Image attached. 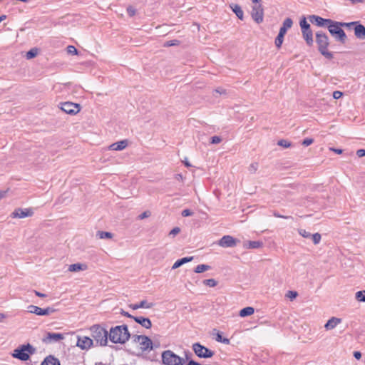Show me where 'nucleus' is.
<instances>
[{"mask_svg": "<svg viewBox=\"0 0 365 365\" xmlns=\"http://www.w3.org/2000/svg\"><path fill=\"white\" fill-rule=\"evenodd\" d=\"M299 234L304 238H309L311 237V233L306 231L305 230H300Z\"/></svg>", "mask_w": 365, "mask_h": 365, "instance_id": "obj_49", "label": "nucleus"}, {"mask_svg": "<svg viewBox=\"0 0 365 365\" xmlns=\"http://www.w3.org/2000/svg\"><path fill=\"white\" fill-rule=\"evenodd\" d=\"M343 96V93L339 91H334L333 98L334 99H339Z\"/></svg>", "mask_w": 365, "mask_h": 365, "instance_id": "obj_52", "label": "nucleus"}, {"mask_svg": "<svg viewBox=\"0 0 365 365\" xmlns=\"http://www.w3.org/2000/svg\"><path fill=\"white\" fill-rule=\"evenodd\" d=\"M298 296V293L296 291H288L286 294V297L291 300L294 299Z\"/></svg>", "mask_w": 365, "mask_h": 365, "instance_id": "obj_41", "label": "nucleus"}, {"mask_svg": "<svg viewBox=\"0 0 365 365\" xmlns=\"http://www.w3.org/2000/svg\"><path fill=\"white\" fill-rule=\"evenodd\" d=\"M93 344V340L88 336L78 337L76 345L81 349H88Z\"/></svg>", "mask_w": 365, "mask_h": 365, "instance_id": "obj_15", "label": "nucleus"}, {"mask_svg": "<svg viewBox=\"0 0 365 365\" xmlns=\"http://www.w3.org/2000/svg\"><path fill=\"white\" fill-rule=\"evenodd\" d=\"M316 42L318 45L319 53L328 59H332L334 56L327 48L329 45L328 36L323 31H320L316 33Z\"/></svg>", "mask_w": 365, "mask_h": 365, "instance_id": "obj_3", "label": "nucleus"}, {"mask_svg": "<svg viewBox=\"0 0 365 365\" xmlns=\"http://www.w3.org/2000/svg\"><path fill=\"white\" fill-rule=\"evenodd\" d=\"M36 349L29 343L23 344L14 350L11 356L19 360L25 361L29 359L30 356L36 353Z\"/></svg>", "mask_w": 365, "mask_h": 365, "instance_id": "obj_4", "label": "nucleus"}, {"mask_svg": "<svg viewBox=\"0 0 365 365\" xmlns=\"http://www.w3.org/2000/svg\"><path fill=\"white\" fill-rule=\"evenodd\" d=\"M185 354L186 359L188 360L190 359V356L192 355V354L189 351H185Z\"/></svg>", "mask_w": 365, "mask_h": 365, "instance_id": "obj_61", "label": "nucleus"}, {"mask_svg": "<svg viewBox=\"0 0 365 365\" xmlns=\"http://www.w3.org/2000/svg\"><path fill=\"white\" fill-rule=\"evenodd\" d=\"M330 150L337 154H341L343 153V150L339 148H330Z\"/></svg>", "mask_w": 365, "mask_h": 365, "instance_id": "obj_59", "label": "nucleus"}, {"mask_svg": "<svg viewBox=\"0 0 365 365\" xmlns=\"http://www.w3.org/2000/svg\"><path fill=\"white\" fill-rule=\"evenodd\" d=\"M192 349L197 356L199 358H211L215 355V352L199 342L194 343Z\"/></svg>", "mask_w": 365, "mask_h": 365, "instance_id": "obj_7", "label": "nucleus"}, {"mask_svg": "<svg viewBox=\"0 0 365 365\" xmlns=\"http://www.w3.org/2000/svg\"><path fill=\"white\" fill-rule=\"evenodd\" d=\"M56 309L52 307H46L42 309L35 305H29L28 307V312L35 314L38 316H48L55 312Z\"/></svg>", "mask_w": 365, "mask_h": 365, "instance_id": "obj_9", "label": "nucleus"}, {"mask_svg": "<svg viewBox=\"0 0 365 365\" xmlns=\"http://www.w3.org/2000/svg\"><path fill=\"white\" fill-rule=\"evenodd\" d=\"M274 216L276 217H279V218H284V219H289V218H292L291 216H284V215H279V213L277 212H274Z\"/></svg>", "mask_w": 365, "mask_h": 365, "instance_id": "obj_56", "label": "nucleus"}, {"mask_svg": "<svg viewBox=\"0 0 365 365\" xmlns=\"http://www.w3.org/2000/svg\"><path fill=\"white\" fill-rule=\"evenodd\" d=\"M284 36L280 34H278L277 36L275 38V41H274V43H275V46L277 48H281L282 46V44L283 43V41H284Z\"/></svg>", "mask_w": 365, "mask_h": 365, "instance_id": "obj_34", "label": "nucleus"}, {"mask_svg": "<svg viewBox=\"0 0 365 365\" xmlns=\"http://www.w3.org/2000/svg\"><path fill=\"white\" fill-rule=\"evenodd\" d=\"M86 268V265L81 264V263H76L72 264L68 267V271L70 272H78L80 270H84Z\"/></svg>", "mask_w": 365, "mask_h": 365, "instance_id": "obj_29", "label": "nucleus"}, {"mask_svg": "<svg viewBox=\"0 0 365 365\" xmlns=\"http://www.w3.org/2000/svg\"><path fill=\"white\" fill-rule=\"evenodd\" d=\"M258 169V163H252L249 168L248 170L250 173H255Z\"/></svg>", "mask_w": 365, "mask_h": 365, "instance_id": "obj_43", "label": "nucleus"}, {"mask_svg": "<svg viewBox=\"0 0 365 365\" xmlns=\"http://www.w3.org/2000/svg\"><path fill=\"white\" fill-rule=\"evenodd\" d=\"M179 44H180V41L178 40L174 39V40L166 41L164 44V46L169 47V46H178Z\"/></svg>", "mask_w": 365, "mask_h": 365, "instance_id": "obj_40", "label": "nucleus"}, {"mask_svg": "<svg viewBox=\"0 0 365 365\" xmlns=\"http://www.w3.org/2000/svg\"><path fill=\"white\" fill-rule=\"evenodd\" d=\"M311 237L312 238V240H313V242L314 245H317L320 242L322 237L319 233H315L313 235L311 234Z\"/></svg>", "mask_w": 365, "mask_h": 365, "instance_id": "obj_39", "label": "nucleus"}, {"mask_svg": "<svg viewBox=\"0 0 365 365\" xmlns=\"http://www.w3.org/2000/svg\"><path fill=\"white\" fill-rule=\"evenodd\" d=\"M67 52L70 54L76 55L78 53V50L73 46H68L67 47Z\"/></svg>", "mask_w": 365, "mask_h": 365, "instance_id": "obj_44", "label": "nucleus"}, {"mask_svg": "<svg viewBox=\"0 0 365 365\" xmlns=\"http://www.w3.org/2000/svg\"><path fill=\"white\" fill-rule=\"evenodd\" d=\"M175 179L178 180H182V175L181 174H177L175 175Z\"/></svg>", "mask_w": 365, "mask_h": 365, "instance_id": "obj_62", "label": "nucleus"}, {"mask_svg": "<svg viewBox=\"0 0 365 365\" xmlns=\"http://www.w3.org/2000/svg\"><path fill=\"white\" fill-rule=\"evenodd\" d=\"M64 336L61 333L48 332L46 336L43 339V342L49 344L51 342H57L63 339Z\"/></svg>", "mask_w": 365, "mask_h": 365, "instance_id": "obj_14", "label": "nucleus"}, {"mask_svg": "<svg viewBox=\"0 0 365 365\" xmlns=\"http://www.w3.org/2000/svg\"><path fill=\"white\" fill-rule=\"evenodd\" d=\"M251 16L253 20L257 24H260L263 21L264 9L262 4H256L252 6Z\"/></svg>", "mask_w": 365, "mask_h": 365, "instance_id": "obj_10", "label": "nucleus"}, {"mask_svg": "<svg viewBox=\"0 0 365 365\" xmlns=\"http://www.w3.org/2000/svg\"><path fill=\"white\" fill-rule=\"evenodd\" d=\"M310 23L312 24L317 25V26L321 27H327L328 25L330 24V23H333V20L329 19H324L319 16L317 15H310L308 17Z\"/></svg>", "mask_w": 365, "mask_h": 365, "instance_id": "obj_11", "label": "nucleus"}, {"mask_svg": "<svg viewBox=\"0 0 365 365\" xmlns=\"http://www.w3.org/2000/svg\"><path fill=\"white\" fill-rule=\"evenodd\" d=\"M128 145V140H123L116 143L111 144L109 146V150H122L125 148Z\"/></svg>", "mask_w": 365, "mask_h": 365, "instance_id": "obj_22", "label": "nucleus"}, {"mask_svg": "<svg viewBox=\"0 0 365 365\" xmlns=\"http://www.w3.org/2000/svg\"><path fill=\"white\" fill-rule=\"evenodd\" d=\"M232 11L236 14V16L240 19H243V11L241 8V6L238 4H234L232 6H231Z\"/></svg>", "mask_w": 365, "mask_h": 365, "instance_id": "obj_28", "label": "nucleus"}, {"mask_svg": "<svg viewBox=\"0 0 365 365\" xmlns=\"http://www.w3.org/2000/svg\"><path fill=\"white\" fill-rule=\"evenodd\" d=\"M328 30L336 41L341 43L346 42V35L344 31L341 28V26H339V21H333V23H330V24L328 25Z\"/></svg>", "mask_w": 365, "mask_h": 365, "instance_id": "obj_6", "label": "nucleus"}, {"mask_svg": "<svg viewBox=\"0 0 365 365\" xmlns=\"http://www.w3.org/2000/svg\"><path fill=\"white\" fill-rule=\"evenodd\" d=\"M93 340L96 341V346H106L109 339L108 331L99 324L93 325L90 328Z\"/></svg>", "mask_w": 365, "mask_h": 365, "instance_id": "obj_2", "label": "nucleus"}, {"mask_svg": "<svg viewBox=\"0 0 365 365\" xmlns=\"http://www.w3.org/2000/svg\"><path fill=\"white\" fill-rule=\"evenodd\" d=\"M41 365H61L59 360L52 355L46 356Z\"/></svg>", "mask_w": 365, "mask_h": 365, "instance_id": "obj_24", "label": "nucleus"}, {"mask_svg": "<svg viewBox=\"0 0 365 365\" xmlns=\"http://www.w3.org/2000/svg\"><path fill=\"white\" fill-rule=\"evenodd\" d=\"M96 237L99 239H111L113 237V234L110 232L98 231L96 232Z\"/></svg>", "mask_w": 365, "mask_h": 365, "instance_id": "obj_31", "label": "nucleus"}, {"mask_svg": "<svg viewBox=\"0 0 365 365\" xmlns=\"http://www.w3.org/2000/svg\"><path fill=\"white\" fill-rule=\"evenodd\" d=\"M356 155L359 158L365 156V150L364 149H359L356 151Z\"/></svg>", "mask_w": 365, "mask_h": 365, "instance_id": "obj_55", "label": "nucleus"}, {"mask_svg": "<svg viewBox=\"0 0 365 365\" xmlns=\"http://www.w3.org/2000/svg\"><path fill=\"white\" fill-rule=\"evenodd\" d=\"M193 259V257H185L181 259H178L173 265L172 269H175L180 266L183 265L185 263L191 262Z\"/></svg>", "mask_w": 365, "mask_h": 365, "instance_id": "obj_26", "label": "nucleus"}, {"mask_svg": "<svg viewBox=\"0 0 365 365\" xmlns=\"http://www.w3.org/2000/svg\"><path fill=\"white\" fill-rule=\"evenodd\" d=\"M153 306H154L153 303H148L146 300H142L139 303L130 304L129 307H130L133 310H136L140 308L150 309Z\"/></svg>", "mask_w": 365, "mask_h": 365, "instance_id": "obj_20", "label": "nucleus"}, {"mask_svg": "<svg viewBox=\"0 0 365 365\" xmlns=\"http://www.w3.org/2000/svg\"><path fill=\"white\" fill-rule=\"evenodd\" d=\"M355 297L359 302H365V290L358 291L356 292Z\"/></svg>", "mask_w": 365, "mask_h": 365, "instance_id": "obj_35", "label": "nucleus"}, {"mask_svg": "<svg viewBox=\"0 0 365 365\" xmlns=\"http://www.w3.org/2000/svg\"><path fill=\"white\" fill-rule=\"evenodd\" d=\"M180 228L178 227H175L170 230V232H169V235L172 236V237H175L176 235L180 233Z\"/></svg>", "mask_w": 365, "mask_h": 365, "instance_id": "obj_46", "label": "nucleus"}, {"mask_svg": "<svg viewBox=\"0 0 365 365\" xmlns=\"http://www.w3.org/2000/svg\"><path fill=\"white\" fill-rule=\"evenodd\" d=\"M358 24V21H353V22H349V23H345V22H339V26H341V27H346V28H351L352 26H355V24Z\"/></svg>", "mask_w": 365, "mask_h": 365, "instance_id": "obj_42", "label": "nucleus"}, {"mask_svg": "<svg viewBox=\"0 0 365 365\" xmlns=\"http://www.w3.org/2000/svg\"><path fill=\"white\" fill-rule=\"evenodd\" d=\"M263 242L262 241H247L244 243V247L246 249H258L262 247Z\"/></svg>", "mask_w": 365, "mask_h": 365, "instance_id": "obj_25", "label": "nucleus"}, {"mask_svg": "<svg viewBox=\"0 0 365 365\" xmlns=\"http://www.w3.org/2000/svg\"><path fill=\"white\" fill-rule=\"evenodd\" d=\"M143 336V335H136L135 334V335H133L131 338H132V340L133 341V342L140 344V341Z\"/></svg>", "mask_w": 365, "mask_h": 365, "instance_id": "obj_51", "label": "nucleus"}, {"mask_svg": "<svg viewBox=\"0 0 365 365\" xmlns=\"http://www.w3.org/2000/svg\"><path fill=\"white\" fill-rule=\"evenodd\" d=\"M203 284L210 287H214L217 284V282L215 279H207L202 281Z\"/></svg>", "mask_w": 365, "mask_h": 365, "instance_id": "obj_36", "label": "nucleus"}, {"mask_svg": "<svg viewBox=\"0 0 365 365\" xmlns=\"http://www.w3.org/2000/svg\"><path fill=\"white\" fill-rule=\"evenodd\" d=\"M354 34L359 39H365V26L358 22L354 26Z\"/></svg>", "mask_w": 365, "mask_h": 365, "instance_id": "obj_18", "label": "nucleus"}, {"mask_svg": "<svg viewBox=\"0 0 365 365\" xmlns=\"http://www.w3.org/2000/svg\"><path fill=\"white\" fill-rule=\"evenodd\" d=\"M150 215V212L149 211H145L138 216V218L140 220H143L146 217H148Z\"/></svg>", "mask_w": 365, "mask_h": 365, "instance_id": "obj_53", "label": "nucleus"}, {"mask_svg": "<svg viewBox=\"0 0 365 365\" xmlns=\"http://www.w3.org/2000/svg\"><path fill=\"white\" fill-rule=\"evenodd\" d=\"M108 336L112 343L120 344H124L130 338L128 326L125 324L110 328Z\"/></svg>", "mask_w": 365, "mask_h": 365, "instance_id": "obj_1", "label": "nucleus"}, {"mask_svg": "<svg viewBox=\"0 0 365 365\" xmlns=\"http://www.w3.org/2000/svg\"><path fill=\"white\" fill-rule=\"evenodd\" d=\"M299 25H300V27H301V30H307V29H310V24L307 21V19L305 17H302L301 19H300V21H299Z\"/></svg>", "mask_w": 365, "mask_h": 365, "instance_id": "obj_32", "label": "nucleus"}, {"mask_svg": "<svg viewBox=\"0 0 365 365\" xmlns=\"http://www.w3.org/2000/svg\"><path fill=\"white\" fill-rule=\"evenodd\" d=\"M139 344L140 345V349L143 351H150V350L153 349V341L148 336H147L145 335H143L142 336V339H141Z\"/></svg>", "mask_w": 365, "mask_h": 365, "instance_id": "obj_16", "label": "nucleus"}, {"mask_svg": "<svg viewBox=\"0 0 365 365\" xmlns=\"http://www.w3.org/2000/svg\"><path fill=\"white\" fill-rule=\"evenodd\" d=\"M133 320L145 329H150L152 327V322L149 318L135 317H133Z\"/></svg>", "mask_w": 365, "mask_h": 365, "instance_id": "obj_17", "label": "nucleus"}, {"mask_svg": "<svg viewBox=\"0 0 365 365\" xmlns=\"http://www.w3.org/2000/svg\"><path fill=\"white\" fill-rule=\"evenodd\" d=\"M181 215L182 217H188L192 215L193 212L189 209H185L182 210Z\"/></svg>", "mask_w": 365, "mask_h": 365, "instance_id": "obj_50", "label": "nucleus"}, {"mask_svg": "<svg viewBox=\"0 0 365 365\" xmlns=\"http://www.w3.org/2000/svg\"><path fill=\"white\" fill-rule=\"evenodd\" d=\"M215 339H216L217 341L222 342V343H223L225 344H229L230 342L229 339L223 338L222 336V334L220 332L217 333Z\"/></svg>", "mask_w": 365, "mask_h": 365, "instance_id": "obj_37", "label": "nucleus"}, {"mask_svg": "<svg viewBox=\"0 0 365 365\" xmlns=\"http://www.w3.org/2000/svg\"><path fill=\"white\" fill-rule=\"evenodd\" d=\"M240 240L230 235L223 236L219 241L218 245L222 247H234Z\"/></svg>", "mask_w": 365, "mask_h": 365, "instance_id": "obj_12", "label": "nucleus"}, {"mask_svg": "<svg viewBox=\"0 0 365 365\" xmlns=\"http://www.w3.org/2000/svg\"><path fill=\"white\" fill-rule=\"evenodd\" d=\"M302 36L305 40L308 46H312L314 40H313V33L312 29H307L302 31Z\"/></svg>", "mask_w": 365, "mask_h": 365, "instance_id": "obj_21", "label": "nucleus"}, {"mask_svg": "<svg viewBox=\"0 0 365 365\" xmlns=\"http://www.w3.org/2000/svg\"><path fill=\"white\" fill-rule=\"evenodd\" d=\"M252 1L256 4H259L262 2V0H252Z\"/></svg>", "mask_w": 365, "mask_h": 365, "instance_id": "obj_63", "label": "nucleus"}, {"mask_svg": "<svg viewBox=\"0 0 365 365\" xmlns=\"http://www.w3.org/2000/svg\"><path fill=\"white\" fill-rule=\"evenodd\" d=\"M277 145L285 148H289L291 146L290 142L284 139L279 140L277 143Z\"/></svg>", "mask_w": 365, "mask_h": 365, "instance_id": "obj_38", "label": "nucleus"}, {"mask_svg": "<svg viewBox=\"0 0 365 365\" xmlns=\"http://www.w3.org/2000/svg\"><path fill=\"white\" fill-rule=\"evenodd\" d=\"M354 356L356 359H360L361 357V352L359 351H354Z\"/></svg>", "mask_w": 365, "mask_h": 365, "instance_id": "obj_57", "label": "nucleus"}, {"mask_svg": "<svg viewBox=\"0 0 365 365\" xmlns=\"http://www.w3.org/2000/svg\"><path fill=\"white\" fill-rule=\"evenodd\" d=\"M6 19V15H1L0 16V23L4 21V19Z\"/></svg>", "mask_w": 365, "mask_h": 365, "instance_id": "obj_64", "label": "nucleus"}, {"mask_svg": "<svg viewBox=\"0 0 365 365\" xmlns=\"http://www.w3.org/2000/svg\"><path fill=\"white\" fill-rule=\"evenodd\" d=\"M60 108L63 112L70 115H76L81 110V106L79 104L70 101L61 103Z\"/></svg>", "mask_w": 365, "mask_h": 365, "instance_id": "obj_8", "label": "nucleus"}, {"mask_svg": "<svg viewBox=\"0 0 365 365\" xmlns=\"http://www.w3.org/2000/svg\"><path fill=\"white\" fill-rule=\"evenodd\" d=\"M127 13L130 16H133L136 13V10L133 6H129L127 8Z\"/></svg>", "mask_w": 365, "mask_h": 365, "instance_id": "obj_47", "label": "nucleus"}, {"mask_svg": "<svg viewBox=\"0 0 365 365\" xmlns=\"http://www.w3.org/2000/svg\"><path fill=\"white\" fill-rule=\"evenodd\" d=\"M215 92H217L220 94H225V90L222 88H217V89H215Z\"/></svg>", "mask_w": 365, "mask_h": 365, "instance_id": "obj_58", "label": "nucleus"}, {"mask_svg": "<svg viewBox=\"0 0 365 365\" xmlns=\"http://www.w3.org/2000/svg\"><path fill=\"white\" fill-rule=\"evenodd\" d=\"M162 361L165 365H183L185 364L183 358L170 350H166L162 353Z\"/></svg>", "mask_w": 365, "mask_h": 365, "instance_id": "obj_5", "label": "nucleus"}, {"mask_svg": "<svg viewBox=\"0 0 365 365\" xmlns=\"http://www.w3.org/2000/svg\"><path fill=\"white\" fill-rule=\"evenodd\" d=\"M211 269V267L207 264H198L194 269V272L195 273H202L205 271L210 270Z\"/></svg>", "mask_w": 365, "mask_h": 365, "instance_id": "obj_30", "label": "nucleus"}, {"mask_svg": "<svg viewBox=\"0 0 365 365\" xmlns=\"http://www.w3.org/2000/svg\"><path fill=\"white\" fill-rule=\"evenodd\" d=\"M293 24V21L291 18H287L284 20L282 26L280 28L279 34L284 36L287 29H290Z\"/></svg>", "mask_w": 365, "mask_h": 365, "instance_id": "obj_23", "label": "nucleus"}, {"mask_svg": "<svg viewBox=\"0 0 365 365\" xmlns=\"http://www.w3.org/2000/svg\"><path fill=\"white\" fill-rule=\"evenodd\" d=\"M341 322V319L332 317L329 319L324 325V328L327 330H331L334 329Z\"/></svg>", "mask_w": 365, "mask_h": 365, "instance_id": "obj_19", "label": "nucleus"}, {"mask_svg": "<svg viewBox=\"0 0 365 365\" xmlns=\"http://www.w3.org/2000/svg\"><path fill=\"white\" fill-rule=\"evenodd\" d=\"M120 314L124 317H128V318H130L133 319V317H135V316H133L132 314H129L128 312L124 311L123 309H121Z\"/></svg>", "mask_w": 365, "mask_h": 365, "instance_id": "obj_54", "label": "nucleus"}, {"mask_svg": "<svg viewBox=\"0 0 365 365\" xmlns=\"http://www.w3.org/2000/svg\"><path fill=\"white\" fill-rule=\"evenodd\" d=\"M255 312V309L252 307H247L242 309L240 311V316L242 317H245L252 315Z\"/></svg>", "mask_w": 365, "mask_h": 365, "instance_id": "obj_27", "label": "nucleus"}, {"mask_svg": "<svg viewBox=\"0 0 365 365\" xmlns=\"http://www.w3.org/2000/svg\"><path fill=\"white\" fill-rule=\"evenodd\" d=\"M222 141V138L220 136L215 135L210 138V143L212 144H217Z\"/></svg>", "mask_w": 365, "mask_h": 365, "instance_id": "obj_45", "label": "nucleus"}, {"mask_svg": "<svg viewBox=\"0 0 365 365\" xmlns=\"http://www.w3.org/2000/svg\"><path fill=\"white\" fill-rule=\"evenodd\" d=\"M35 292V294L37 296V297H46V295L45 294H43L41 292H39L38 291H34Z\"/></svg>", "mask_w": 365, "mask_h": 365, "instance_id": "obj_60", "label": "nucleus"}, {"mask_svg": "<svg viewBox=\"0 0 365 365\" xmlns=\"http://www.w3.org/2000/svg\"><path fill=\"white\" fill-rule=\"evenodd\" d=\"M34 215L32 208H16L11 214L12 218H24L26 217H31Z\"/></svg>", "mask_w": 365, "mask_h": 365, "instance_id": "obj_13", "label": "nucleus"}, {"mask_svg": "<svg viewBox=\"0 0 365 365\" xmlns=\"http://www.w3.org/2000/svg\"><path fill=\"white\" fill-rule=\"evenodd\" d=\"M38 54V49L34 48L30 49L26 54L27 59H31L33 58H35Z\"/></svg>", "mask_w": 365, "mask_h": 365, "instance_id": "obj_33", "label": "nucleus"}, {"mask_svg": "<svg viewBox=\"0 0 365 365\" xmlns=\"http://www.w3.org/2000/svg\"><path fill=\"white\" fill-rule=\"evenodd\" d=\"M314 142V140L312 138H305L303 140L302 144L304 145V146H309L311 144H312Z\"/></svg>", "mask_w": 365, "mask_h": 365, "instance_id": "obj_48", "label": "nucleus"}]
</instances>
